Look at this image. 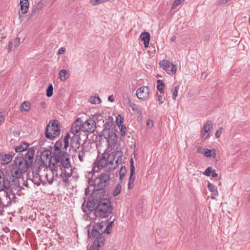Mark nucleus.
<instances>
[{
  "instance_id": "nucleus-41",
  "label": "nucleus",
  "mask_w": 250,
  "mask_h": 250,
  "mask_svg": "<svg viewBox=\"0 0 250 250\" xmlns=\"http://www.w3.org/2000/svg\"><path fill=\"white\" fill-rule=\"evenodd\" d=\"M124 118L121 115H118L116 117V122L119 127H120V125H123Z\"/></svg>"
},
{
  "instance_id": "nucleus-54",
  "label": "nucleus",
  "mask_w": 250,
  "mask_h": 250,
  "mask_svg": "<svg viewBox=\"0 0 250 250\" xmlns=\"http://www.w3.org/2000/svg\"><path fill=\"white\" fill-rule=\"evenodd\" d=\"M230 0H218V4L220 5L224 4L226 3L227 2L230 1Z\"/></svg>"
},
{
  "instance_id": "nucleus-36",
  "label": "nucleus",
  "mask_w": 250,
  "mask_h": 250,
  "mask_svg": "<svg viewBox=\"0 0 250 250\" xmlns=\"http://www.w3.org/2000/svg\"><path fill=\"white\" fill-rule=\"evenodd\" d=\"M179 89V86L177 85L171 89V92L172 93V98L173 100H175L178 96V91Z\"/></svg>"
},
{
  "instance_id": "nucleus-15",
  "label": "nucleus",
  "mask_w": 250,
  "mask_h": 250,
  "mask_svg": "<svg viewBox=\"0 0 250 250\" xmlns=\"http://www.w3.org/2000/svg\"><path fill=\"white\" fill-rule=\"evenodd\" d=\"M82 131L90 133L93 132L96 129V122L93 119H88L82 123Z\"/></svg>"
},
{
  "instance_id": "nucleus-58",
  "label": "nucleus",
  "mask_w": 250,
  "mask_h": 250,
  "mask_svg": "<svg viewBox=\"0 0 250 250\" xmlns=\"http://www.w3.org/2000/svg\"><path fill=\"white\" fill-rule=\"evenodd\" d=\"M211 175L213 177H216L218 176V174L215 172V170L214 169H213Z\"/></svg>"
},
{
  "instance_id": "nucleus-55",
  "label": "nucleus",
  "mask_w": 250,
  "mask_h": 250,
  "mask_svg": "<svg viewBox=\"0 0 250 250\" xmlns=\"http://www.w3.org/2000/svg\"><path fill=\"white\" fill-rule=\"evenodd\" d=\"M153 122L151 120H148L147 122V126L149 127H151L152 126Z\"/></svg>"
},
{
  "instance_id": "nucleus-30",
  "label": "nucleus",
  "mask_w": 250,
  "mask_h": 250,
  "mask_svg": "<svg viewBox=\"0 0 250 250\" xmlns=\"http://www.w3.org/2000/svg\"><path fill=\"white\" fill-rule=\"evenodd\" d=\"M134 174L135 173H132L131 172L130 173L129 179L128 183V188L129 189H132L134 186V182L135 179Z\"/></svg>"
},
{
  "instance_id": "nucleus-52",
  "label": "nucleus",
  "mask_w": 250,
  "mask_h": 250,
  "mask_svg": "<svg viewBox=\"0 0 250 250\" xmlns=\"http://www.w3.org/2000/svg\"><path fill=\"white\" fill-rule=\"evenodd\" d=\"M65 52V48L63 47H61L57 53L58 55L63 54Z\"/></svg>"
},
{
  "instance_id": "nucleus-62",
  "label": "nucleus",
  "mask_w": 250,
  "mask_h": 250,
  "mask_svg": "<svg viewBox=\"0 0 250 250\" xmlns=\"http://www.w3.org/2000/svg\"><path fill=\"white\" fill-rule=\"evenodd\" d=\"M176 36H173L171 38V41H172V42L176 40Z\"/></svg>"
},
{
  "instance_id": "nucleus-38",
  "label": "nucleus",
  "mask_w": 250,
  "mask_h": 250,
  "mask_svg": "<svg viewBox=\"0 0 250 250\" xmlns=\"http://www.w3.org/2000/svg\"><path fill=\"white\" fill-rule=\"evenodd\" d=\"M108 0H90V2L92 5L95 6L105 2Z\"/></svg>"
},
{
  "instance_id": "nucleus-19",
  "label": "nucleus",
  "mask_w": 250,
  "mask_h": 250,
  "mask_svg": "<svg viewBox=\"0 0 250 250\" xmlns=\"http://www.w3.org/2000/svg\"><path fill=\"white\" fill-rule=\"evenodd\" d=\"M34 154L35 150L33 147H30L25 154V158L24 159L26 160V162L29 167L32 164Z\"/></svg>"
},
{
  "instance_id": "nucleus-39",
  "label": "nucleus",
  "mask_w": 250,
  "mask_h": 250,
  "mask_svg": "<svg viewBox=\"0 0 250 250\" xmlns=\"http://www.w3.org/2000/svg\"><path fill=\"white\" fill-rule=\"evenodd\" d=\"M126 172V168L125 166H122L120 170V180H122Z\"/></svg>"
},
{
  "instance_id": "nucleus-28",
  "label": "nucleus",
  "mask_w": 250,
  "mask_h": 250,
  "mask_svg": "<svg viewBox=\"0 0 250 250\" xmlns=\"http://www.w3.org/2000/svg\"><path fill=\"white\" fill-rule=\"evenodd\" d=\"M29 146V144L26 143H23L20 146L15 147V151L17 152H21L27 150Z\"/></svg>"
},
{
  "instance_id": "nucleus-34",
  "label": "nucleus",
  "mask_w": 250,
  "mask_h": 250,
  "mask_svg": "<svg viewBox=\"0 0 250 250\" xmlns=\"http://www.w3.org/2000/svg\"><path fill=\"white\" fill-rule=\"evenodd\" d=\"M128 105L129 107H130L132 109V110L134 112H136L138 113H140V110L138 107V106L136 104H135L131 103L130 102H129Z\"/></svg>"
},
{
  "instance_id": "nucleus-24",
  "label": "nucleus",
  "mask_w": 250,
  "mask_h": 250,
  "mask_svg": "<svg viewBox=\"0 0 250 250\" xmlns=\"http://www.w3.org/2000/svg\"><path fill=\"white\" fill-rule=\"evenodd\" d=\"M44 3L42 1H39L32 8L30 16L33 17L37 12L42 9Z\"/></svg>"
},
{
  "instance_id": "nucleus-22",
  "label": "nucleus",
  "mask_w": 250,
  "mask_h": 250,
  "mask_svg": "<svg viewBox=\"0 0 250 250\" xmlns=\"http://www.w3.org/2000/svg\"><path fill=\"white\" fill-rule=\"evenodd\" d=\"M20 5L22 14L27 13L29 5L28 0H20Z\"/></svg>"
},
{
  "instance_id": "nucleus-23",
  "label": "nucleus",
  "mask_w": 250,
  "mask_h": 250,
  "mask_svg": "<svg viewBox=\"0 0 250 250\" xmlns=\"http://www.w3.org/2000/svg\"><path fill=\"white\" fill-rule=\"evenodd\" d=\"M208 190L212 193L211 198L214 199L216 196L218 195V192L217 187L211 183H209L208 185Z\"/></svg>"
},
{
  "instance_id": "nucleus-2",
  "label": "nucleus",
  "mask_w": 250,
  "mask_h": 250,
  "mask_svg": "<svg viewBox=\"0 0 250 250\" xmlns=\"http://www.w3.org/2000/svg\"><path fill=\"white\" fill-rule=\"evenodd\" d=\"M67 163L65 165V160H60V161L56 162V167H58V170L60 172H56V178H61L63 182L69 185V178L72 175V170L69 168L70 163L69 159H67Z\"/></svg>"
},
{
  "instance_id": "nucleus-61",
  "label": "nucleus",
  "mask_w": 250,
  "mask_h": 250,
  "mask_svg": "<svg viewBox=\"0 0 250 250\" xmlns=\"http://www.w3.org/2000/svg\"><path fill=\"white\" fill-rule=\"evenodd\" d=\"M108 100L111 102L114 101V98L112 95L109 96L108 98Z\"/></svg>"
},
{
  "instance_id": "nucleus-9",
  "label": "nucleus",
  "mask_w": 250,
  "mask_h": 250,
  "mask_svg": "<svg viewBox=\"0 0 250 250\" xmlns=\"http://www.w3.org/2000/svg\"><path fill=\"white\" fill-rule=\"evenodd\" d=\"M60 129L59 127V123L57 120H54L50 125L49 124L46 128L45 136L46 138L53 139L58 137L60 134Z\"/></svg>"
},
{
  "instance_id": "nucleus-50",
  "label": "nucleus",
  "mask_w": 250,
  "mask_h": 250,
  "mask_svg": "<svg viewBox=\"0 0 250 250\" xmlns=\"http://www.w3.org/2000/svg\"><path fill=\"white\" fill-rule=\"evenodd\" d=\"M83 207V211L84 212H86L87 211V210H86V208H87L88 210H92V207H91V205H89V203L87 204V206L85 208L84 204H83V207Z\"/></svg>"
},
{
  "instance_id": "nucleus-16",
  "label": "nucleus",
  "mask_w": 250,
  "mask_h": 250,
  "mask_svg": "<svg viewBox=\"0 0 250 250\" xmlns=\"http://www.w3.org/2000/svg\"><path fill=\"white\" fill-rule=\"evenodd\" d=\"M33 178L32 181L37 186H39L41 183L44 185L45 180L42 178L41 169L39 167L35 171L33 172Z\"/></svg>"
},
{
  "instance_id": "nucleus-31",
  "label": "nucleus",
  "mask_w": 250,
  "mask_h": 250,
  "mask_svg": "<svg viewBox=\"0 0 250 250\" xmlns=\"http://www.w3.org/2000/svg\"><path fill=\"white\" fill-rule=\"evenodd\" d=\"M164 83L161 80H157V90L162 94L164 93Z\"/></svg>"
},
{
  "instance_id": "nucleus-40",
  "label": "nucleus",
  "mask_w": 250,
  "mask_h": 250,
  "mask_svg": "<svg viewBox=\"0 0 250 250\" xmlns=\"http://www.w3.org/2000/svg\"><path fill=\"white\" fill-rule=\"evenodd\" d=\"M53 87L52 84H50L46 90V96L50 97L53 95Z\"/></svg>"
},
{
  "instance_id": "nucleus-3",
  "label": "nucleus",
  "mask_w": 250,
  "mask_h": 250,
  "mask_svg": "<svg viewBox=\"0 0 250 250\" xmlns=\"http://www.w3.org/2000/svg\"><path fill=\"white\" fill-rule=\"evenodd\" d=\"M112 209L110 200L109 199H104L96 205L94 214L97 217L105 218L111 213Z\"/></svg>"
},
{
  "instance_id": "nucleus-63",
  "label": "nucleus",
  "mask_w": 250,
  "mask_h": 250,
  "mask_svg": "<svg viewBox=\"0 0 250 250\" xmlns=\"http://www.w3.org/2000/svg\"><path fill=\"white\" fill-rule=\"evenodd\" d=\"M248 201L250 202V194L249 195V198H248Z\"/></svg>"
},
{
  "instance_id": "nucleus-46",
  "label": "nucleus",
  "mask_w": 250,
  "mask_h": 250,
  "mask_svg": "<svg viewBox=\"0 0 250 250\" xmlns=\"http://www.w3.org/2000/svg\"><path fill=\"white\" fill-rule=\"evenodd\" d=\"M113 224V221H111L110 223L107 224L106 222L105 227L106 228V229H107V234H110L111 231L112 226Z\"/></svg>"
},
{
  "instance_id": "nucleus-20",
  "label": "nucleus",
  "mask_w": 250,
  "mask_h": 250,
  "mask_svg": "<svg viewBox=\"0 0 250 250\" xmlns=\"http://www.w3.org/2000/svg\"><path fill=\"white\" fill-rule=\"evenodd\" d=\"M141 40L144 41V46L145 48L148 47L150 41V35L148 32H144L141 33L140 35Z\"/></svg>"
},
{
  "instance_id": "nucleus-44",
  "label": "nucleus",
  "mask_w": 250,
  "mask_h": 250,
  "mask_svg": "<svg viewBox=\"0 0 250 250\" xmlns=\"http://www.w3.org/2000/svg\"><path fill=\"white\" fill-rule=\"evenodd\" d=\"M183 1H182L181 0H175L174 2L173 3L171 9H175L177 6L180 5V4L183 2Z\"/></svg>"
},
{
  "instance_id": "nucleus-33",
  "label": "nucleus",
  "mask_w": 250,
  "mask_h": 250,
  "mask_svg": "<svg viewBox=\"0 0 250 250\" xmlns=\"http://www.w3.org/2000/svg\"><path fill=\"white\" fill-rule=\"evenodd\" d=\"M67 72L65 69H62L59 72V78L62 81H65L67 79Z\"/></svg>"
},
{
  "instance_id": "nucleus-17",
  "label": "nucleus",
  "mask_w": 250,
  "mask_h": 250,
  "mask_svg": "<svg viewBox=\"0 0 250 250\" xmlns=\"http://www.w3.org/2000/svg\"><path fill=\"white\" fill-rule=\"evenodd\" d=\"M136 94L138 99L145 100L149 94V89L147 86H141L137 89Z\"/></svg>"
},
{
  "instance_id": "nucleus-21",
  "label": "nucleus",
  "mask_w": 250,
  "mask_h": 250,
  "mask_svg": "<svg viewBox=\"0 0 250 250\" xmlns=\"http://www.w3.org/2000/svg\"><path fill=\"white\" fill-rule=\"evenodd\" d=\"M12 158L13 156L11 154H0V161L2 165H6L10 163L12 161Z\"/></svg>"
},
{
  "instance_id": "nucleus-12",
  "label": "nucleus",
  "mask_w": 250,
  "mask_h": 250,
  "mask_svg": "<svg viewBox=\"0 0 250 250\" xmlns=\"http://www.w3.org/2000/svg\"><path fill=\"white\" fill-rule=\"evenodd\" d=\"M94 188L95 190L91 195L89 204L96 206L97 204L101 202L103 199L107 198L104 197L105 195V191L104 189L96 188Z\"/></svg>"
},
{
  "instance_id": "nucleus-25",
  "label": "nucleus",
  "mask_w": 250,
  "mask_h": 250,
  "mask_svg": "<svg viewBox=\"0 0 250 250\" xmlns=\"http://www.w3.org/2000/svg\"><path fill=\"white\" fill-rule=\"evenodd\" d=\"M216 150L214 148L209 149L205 148L204 149V155L207 157L214 158L216 155Z\"/></svg>"
},
{
  "instance_id": "nucleus-35",
  "label": "nucleus",
  "mask_w": 250,
  "mask_h": 250,
  "mask_svg": "<svg viewBox=\"0 0 250 250\" xmlns=\"http://www.w3.org/2000/svg\"><path fill=\"white\" fill-rule=\"evenodd\" d=\"M122 186L120 184H118L115 188L113 194L114 197L118 196L121 192Z\"/></svg>"
},
{
  "instance_id": "nucleus-14",
  "label": "nucleus",
  "mask_w": 250,
  "mask_h": 250,
  "mask_svg": "<svg viewBox=\"0 0 250 250\" xmlns=\"http://www.w3.org/2000/svg\"><path fill=\"white\" fill-rule=\"evenodd\" d=\"M159 65L169 75L175 74L177 71V66L167 60L161 61Z\"/></svg>"
},
{
  "instance_id": "nucleus-29",
  "label": "nucleus",
  "mask_w": 250,
  "mask_h": 250,
  "mask_svg": "<svg viewBox=\"0 0 250 250\" xmlns=\"http://www.w3.org/2000/svg\"><path fill=\"white\" fill-rule=\"evenodd\" d=\"M30 109V104L29 102L25 101L22 103L21 106V111L27 112Z\"/></svg>"
},
{
  "instance_id": "nucleus-11",
  "label": "nucleus",
  "mask_w": 250,
  "mask_h": 250,
  "mask_svg": "<svg viewBox=\"0 0 250 250\" xmlns=\"http://www.w3.org/2000/svg\"><path fill=\"white\" fill-rule=\"evenodd\" d=\"M103 135L106 139L108 145L111 147L114 146L117 142V136L113 129L105 127L103 131Z\"/></svg>"
},
{
  "instance_id": "nucleus-37",
  "label": "nucleus",
  "mask_w": 250,
  "mask_h": 250,
  "mask_svg": "<svg viewBox=\"0 0 250 250\" xmlns=\"http://www.w3.org/2000/svg\"><path fill=\"white\" fill-rule=\"evenodd\" d=\"M70 138V134L69 133L66 134L63 139V148L66 149L69 146V141Z\"/></svg>"
},
{
  "instance_id": "nucleus-43",
  "label": "nucleus",
  "mask_w": 250,
  "mask_h": 250,
  "mask_svg": "<svg viewBox=\"0 0 250 250\" xmlns=\"http://www.w3.org/2000/svg\"><path fill=\"white\" fill-rule=\"evenodd\" d=\"M213 170V168L212 167H208L205 171L203 172V174L208 176H209L211 175V172Z\"/></svg>"
},
{
  "instance_id": "nucleus-56",
  "label": "nucleus",
  "mask_w": 250,
  "mask_h": 250,
  "mask_svg": "<svg viewBox=\"0 0 250 250\" xmlns=\"http://www.w3.org/2000/svg\"><path fill=\"white\" fill-rule=\"evenodd\" d=\"M13 46V42H10L8 45L9 52H10L12 49Z\"/></svg>"
},
{
  "instance_id": "nucleus-6",
  "label": "nucleus",
  "mask_w": 250,
  "mask_h": 250,
  "mask_svg": "<svg viewBox=\"0 0 250 250\" xmlns=\"http://www.w3.org/2000/svg\"><path fill=\"white\" fill-rule=\"evenodd\" d=\"M80 130L82 131V125L81 120L80 118L77 119L72 124L71 132L74 135L71 140L70 145L72 147L79 148L80 146L79 135L77 134Z\"/></svg>"
},
{
  "instance_id": "nucleus-18",
  "label": "nucleus",
  "mask_w": 250,
  "mask_h": 250,
  "mask_svg": "<svg viewBox=\"0 0 250 250\" xmlns=\"http://www.w3.org/2000/svg\"><path fill=\"white\" fill-rule=\"evenodd\" d=\"M104 238L100 236L94 240L93 244L87 250H99V248L104 245Z\"/></svg>"
},
{
  "instance_id": "nucleus-26",
  "label": "nucleus",
  "mask_w": 250,
  "mask_h": 250,
  "mask_svg": "<svg viewBox=\"0 0 250 250\" xmlns=\"http://www.w3.org/2000/svg\"><path fill=\"white\" fill-rule=\"evenodd\" d=\"M42 159L43 161L49 160V164L50 163V159L53 158V156H51V152L48 150H44L42 153L41 156Z\"/></svg>"
},
{
  "instance_id": "nucleus-27",
  "label": "nucleus",
  "mask_w": 250,
  "mask_h": 250,
  "mask_svg": "<svg viewBox=\"0 0 250 250\" xmlns=\"http://www.w3.org/2000/svg\"><path fill=\"white\" fill-rule=\"evenodd\" d=\"M87 151L84 147H82V149L79 151L78 157L79 159L81 162H83L86 157Z\"/></svg>"
},
{
  "instance_id": "nucleus-51",
  "label": "nucleus",
  "mask_w": 250,
  "mask_h": 250,
  "mask_svg": "<svg viewBox=\"0 0 250 250\" xmlns=\"http://www.w3.org/2000/svg\"><path fill=\"white\" fill-rule=\"evenodd\" d=\"M209 130H204V132L202 133V138L203 140H205L208 136V134H207Z\"/></svg>"
},
{
  "instance_id": "nucleus-64",
  "label": "nucleus",
  "mask_w": 250,
  "mask_h": 250,
  "mask_svg": "<svg viewBox=\"0 0 250 250\" xmlns=\"http://www.w3.org/2000/svg\"><path fill=\"white\" fill-rule=\"evenodd\" d=\"M25 187H28V184L26 183L25 184H24Z\"/></svg>"
},
{
  "instance_id": "nucleus-13",
  "label": "nucleus",
  "mask_w": 250,
  "mask_h": 250,
  "mask_svg": "<svg viewBox=\"0 0 250 250\" xmlns=\"http://www.w3.org/2000/svg\"><path fill=\"white\" fill-rule=\"evenodd\" d=\"M106 222H101L95 225L91 231V235L94 238L96 239L100 236H103L102 235L103 233L107 234V229L105 227Z\"/></svg>"
},
{
  "instance_id": "nucleus-45",
  "label": "nucleus",
  "mask_w": 250,
  "mask_h": 250,
  "mask_svg": "<svg viewBox=\"0 0 250 250\" xmlns=\"http://www.w3.org/2000/svg\"><path fill=\"white\" fill-rule=\"evenodd\" d=\"M12 42L14 47L15 48L19 46V45L20 44V39L19 38H16L13 40Z\"/></svg>"
},
{
  "instance_id": "nucleus-60",
  "label": "nucleus",
  "mask_w": 250,
  "mask_h": 250,
  "mask_svg": "<svg viewBox=\"0 0 250 250\" xmlns=\"http://www.w3.org/2000/svg\"><path fill=\"white\" fill-rule=\"evenodd\" d=\"M39 104H40V105L42 106V108H45L46 106V104L44 102H42V101Z\"/></svg>"
},
{
  "instance_id": "nucleus-1",
  "label": "nucleus",
  "mask_w": 250,
  "mask_h": 250,
  "mask_svg": "<svg viewBox=\"0 0 250 250\" xmlns=\"http://www.w3.org/2000/svg\"><path fill=\"white\" fill-rule=\"evenodd\" d=\"M29 167L26 160L22 157H16L13 163L9 166V172L12 177V181L15 182L16 187L20 186L19 179L21 174L26 172Z\"/></svg>"
},
{
  "instance_id": "nucleus-4",
  "label": "nucleus",
  "mask_w": 250,
  "mask_h": 250,
  "mask_svg": "<svg viewBox=\"0 0 250 250\" xmlns=\"http://www.w3.org/2000/svg\"><path fill=\"white\" fill-rule=\"evenodd\" d=\"M58 167H56V163L50 160L48 167L45 168L42 172V178L45 180L44 185L47 183L52 184L56 178V172H60L58 170Z\"/></svg>"
},
{
  "instance_id": "nucleus-59",
  "label": "nucleus",
  "mask_w": 250,
  "mask_h": 250,
  "mask_svg": "<svg viewBox=\"0 0 250 250\" xmlns=\"http://www.w3.org/2000/svg\"><path fill=\"white\" fill-rule=\"evenodd\" d=\"M196 148H197L198 152L201 153H204L203 152V148L202 147H200V146H197Z\"/></svg>"
},
{
  "instance_id": "nucleus-32",
  "label": "nucleus",
  "mask_w": 250,
  "mask_h": 250,
  "mask_svg": "<svg viewBox=\"0 0 250 250\" xmlns=\"http://www.w3.org/2000/svg\"><path fill=\"white\" fill-rule=\"evenodd\" d=\"M89 102L91 104H99L101 103V100L98 96H93L90 97Z\"/></svg>"
},
{
  "instance_id": "nucleus-48",
  "label": "nucleus",
  "mask_w": 250,
  "mask_h": 250,
  "mask_svg": "<svg viewBox=\"0 0 250 250\" xmlns=\"http://www.w3.org/2000/svg\"><path fill=\"white\" fill-rule=\"evenodd\" d=\"M120 131L121 132V134L123 136H125L126 135V128L125 125H120Z\"/></svg>"
},
{
  "instance_id": "nucleus-5",
  "label": "nucleus",
  "mask_w": 250,
  "mask_h": 250,
  "mask_svg": "<svg viewBox=\"0 0 250 250\" xmlns=\"http://www.w3.org/2000/svg\"><path fill=\"white\" fill-rule=\"evenodd\" d=\"M113 163V156L110 155L108 152H104L101 156H99L97 157L96 162L94 163V170L98 171L108 165H112Z\"/></svg>"
},
{
  "instance_id": "nucleus-47",
  "label": "nucleus",
  "mask_w": 250,
  "mask_h": 250,
  "mask_svg": "<svg viewBox=\"0 0 250 250\" xmlns=\"http://www.w3.org/2000/svg\"><path fill=\"white\" fill-rule=\"evenodd\" d=\"M130 172H131L132 173H135V168L134 166V162H133V160L132 158H131L130 160Z\"/></svg>"
},
{
  "instance_id": "nucleus-57",
  "label": "nucleus",
  "mask_w": 250,
  "mask_h": 250,
  "mask_svg": "<svg viewBox=\"0 0 250 250\" xmlns=\"http://www.w3.org/2000/svg\"><path fill=\"white\" fill-rule=\"evenodd\" d=\"M4 117L1 113H0V125L4 121Z\"/></svg>"
},
{
  "instance_id": "nucleus-10",
  "label": "nucleus",
  "mask_w": 250,
  "mask_h": 250,
  "mask_svg": "<svg viewBox=\"0 0 250 250\" xmlns=\"http://www.w3.org/2000/svg\"><path fill=\"white\" fill-rule=\"evenodd\" d=\"M110 179L109 173H101L94 181V188L104 189V188L109 183Z\"/></svg>"
},
{
  "instance_id": "nucleus-42",
  "label": "nucleus",
  "mask_w": 250,
  "mask_h": 250,
  "mask_svg": "<svg viewBox=\"0 0 250 250\" xmlns=\"http://www.w3.org/2000/svg\"><path fill=\"white\" fill-rule=\"evenodd\" d=\"M212 127V122L210 121H208L205 125L203 130H209Z\"/></svg>"
},
{
  "instance_id": "nucleus-8",
  "label": "nucleus",
  "mask_w": 250,
  "mask_h": 250,
  "mask_svg": "<svg viewBox=\"0 0 250 250\" xmlns=\"http://www.w3.org/2000/svg\"><path fill=\"white\" fill-rule=\"evenodd\" d=\"M62 146V143L60 141H57L55 144L53 158L50 159L52 162L56 163V162L64 159L65 160V162H67V159H69L68 154L61 150ZM66 163H65V164Z\"/></svg>"
},
{
  "instance_id": "nucleus-49",
  "label": "nucleus",
  "mask_w": 250,
  "mask_h": 250,
  "mask_svg": "<svg viewBox=\"0 0 250 250\" xmlns=\"http://www.w3.org/2000/svg\"><path fill=\"white\" fill-rule=\"evenodd\" d=\"M165 100V98L162 95H158L157 98V101L159 102V104H162Z\"/></svg>"
},
{
  "instance_id": "nucleus-7",
  "label": "nucleus",
  "mask_w": 250,
  "mask_h": 250,
  "mask_svg": "<svg viewBox=\"0 0 250 250\" xmlns=\"http://www.w3.org/2000/svg\"><path fill=\"white\" fill-rule=\"evenodd\" d=\"M10 184L15 186V182L12 181V177L9 171L4 174L0 170V192L4 191L7 193Z\"/></svg>"
},
{
  "instance_id": "nucleus-53",
  "label": "nucleus",
  "mask_w": 250,
  "mask_h": 250,
  "mask_svg": "<svg viewBox=\"0 0 250 250\" xmlns=\"http://www.w3.org/2000/svg\"><path fill=\"white\" fill-rule=\"evenodd\" d=\"M222 128H220L216 131L215 135L217 138H218L219 137H220L221 134L222 133Z\"/></svg>"
}]
</instances>
